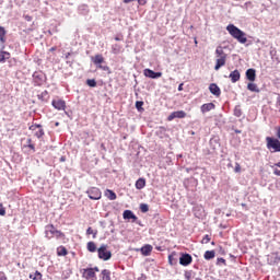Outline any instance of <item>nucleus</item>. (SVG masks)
I'll return each instance as SVG.
<instances>
[{
    "label": "nucleus",
    "instance_id": "obj_28",
    "mask_svg": "<svg viewBox=\"0 0 280 280\" xmlns=\"http://www.w3.org/2000/svg\"><path fill=\"white\" fill-rule=\"evenodd\" d=\"M28 277L32 280H43V273L40 271H35L34 275L31 273Z\"/></svg>",
    "mask_w": 280,
    "mask_h": 280
},
{
    "label": "nucleus",
    "instance_id": "obj_35",
    "mask_svg": "<svg viewBox=\"0 0 280 280\" xmlns=\"http://www.w3.org/2000/svg\"><path fill=\"white\" fill-rule=\"evenodd\" d=\"M86 235H93V238L97 237V231H94L93 228H88Z\"/></svg>",
    "mask_w": 280,
    "mask_h": 280
},
{
    "label": "nucleus",
    "instance_id": "obj_11",
    "mask_svg": "<svg viewBox=\"0 0 280 280\" xmlns=\"http://www.w3.org/2000/svg\"><path fill=\"white\" fill-rule=\"evenodd\" d=\"M51 106H54L56 110H65V108H67V103L61 98H56V100H52Z\"/></svg>",
    "mask_w": 280,
    "mask_h": 280
},
{
    "label": "nucleus",
    "instance_id": "obj_30",
    "mask_svg": "<svg viewBox=\"0 0 280 280\" xmlns=\"http://www.w3.org/2000/svg\"><path fill=\"white\" fill-rule=\"evenodd\" d=\"M88 250L90 253H95V250H97V245H95V242H89L88 243Z\"/></svg>",
    "mask_w": 280,
    "mask_h": 280
},
{
    "label": "nucleus",
    "instance_id": "obj_1",
    "mask_svg": "<svg viewBox=\"0 0 280 280\" xmlns=\"http://www.w3.org/2000/svg\"><path fill=\"white\" fill-rule=\"evenodd\" d=\"M226 32H229L230 36H232V38H235V40H237V43H240L241 45H246V43H248L246 33L235 26V24H229L226 26Z\"/></svg>",
    "mask_w": 280,
    "mask_h": 280
},
{
    "label": "nucleus",
    "instance_id": "obj_40",
    "mask_svg": "<svg viewBox=\"0 0 280 280\" xmlns=\"http://www.w3.org/2000/svg\"><path fill=\"white\" fill-rule=\"evenodd\" d=\"M174 119H176V115L173 113L170 114V116L167 117V121H174Z\"/></svg>",
    "mask_w": 280,
    "mask_h": 280
},
{
    "label": "nucleus",
    "instance_id": "obj_36",
    "mask_svg": "<svg viewBox=\"0 0 280 280\" xmlns=\"http://www.w3.org/2000/svg\"><path fill=\"white\" fill-rule=\"evenodd\" d=\"M140 211L142 213H148V211H150V207L147 203H141L140 205Z\"/></svg>",
    "mask_w": 280,
    "mask_h": 280
},
{
    "label": "nucleus",
    "instance_id": "obj_23",
    "mask_svg": "<svg viewBox=\"0 0 280 280\" xmlns=\"http://www.w3.org/2000/svg\"><path fill=\"white\" fill-rule=\"evenodd\" d=\"M105 197L108 198V200H117V194H115V191L112 189L105 190Z\"/></svg>",
    "mask_w": 280,
    "mask_h": 280
},
{
    "label": "nucleus",
    "instance_id": "obj_2",
    "mask_svg": "<svg viewBox=\"0 0 280 280\" xmlns=\"http://www.w3.org/2000/svg\"><path fill=\"white\" fill-rule=\"evenodd\" d=\"M215 66H214V70L215 71H220V69H222V67H224V65H226V58L228 55L226 52H224V48H222V46H218L215 49Z\"/></svg>",
    "mask_w": 280,
    "mask_h": 280
},
{
    "label": "nucleus",
    "instance_id": "obj_15",
    "mask_svg": "<svg viewBox=\"0 0 280 280\" xmlns=\"http://www.w3.org/2000/svg\"><path fill=\"white\" fill-rule=\"evenodd\" d=\"M231 82L235 84V82H240V78H242V74L240 73V70H234L229 75Z\"/></svg>",
    "mask_w": 280,
    "mask_h": 280
},
{
    "label": "nucleus",
    "instance_id": "obj_16",
    "mask_svg": "<svg viewBox=\"0 0 280 280\" xmlns=\"http://www.w3.org/2000/svg\"><path fill=\"white\" fill-rule=\"evenodd\" d=\"M122 218L124 220H132V222L138 220L137 215H135V212H132V210H125L122 213Z\"/></svg>",
    "mask_w": 280,
    "mask_h": 280
},
{
    "label": "nucleus",
    "instance_id": "obj_58",
    "mask_svg": "<svg viewBox=\"0 0 280 280\" xmlns=\"http://www.w3.org/2000/svg\"><path fill=\"white\" fill-rule=\"evenodd\" d=\"M195 44L198 45V40L195 39Z\"/></svg>",
    "mask_w": 280,
    "mask_h": 280
},
{
    "label": "nucleus",
    "instance_id": "obj_19",
    "mask_svg": "<svg viewBox=\"0 0 280 280\" xmlns=\"http://www.w3.org/2000/svg\"><path fill=\"white\" fill-rule=\"evenodd\" d=\"M215 108V104L213 103H206L201 105V113H209L210 110H213Z\"/></svg>",
    "mask_w": 280,
    "mask_h": 280
},
{
    "label": "nucleus",
    "instance_id": "obj_41",
    "mask_svg": "<svg viewBox=\"0 0 280 280\" xmlns=\"http://www.w3.org/2000/svg\"><path fill=\"white\" fill-rule=\"evenodd\" d=\"M0 215H5V208L3 207V203H0Z\"/></svg>",
    "mask_w": 280,
    "mask_h": 280
},
{
    "label": "nucleus",
    "instance_id": "obj_21",
    "mask_svg": "<svg viewBox=\"0 0 280 280\" xmlns=\"http://www.w3.org/2000/svg\"><path fill=\"white\" fill-rule=\"evenodd\" d=\"M152 245H149V244H147V245H144V246H142L141 247V253H142V255H144V257H148V256H150V253H152Z\"/></svg>",
    "mask_w": 280,
    "mask_h": 280
},
{
    "label": "nucleus",
    "instance_id": "obj_4",
    "mask_svg": "<svg viewBox=\"0 0 280 280\" xmlns=\"http://www.w3.org/2000/svg\"><path fill=\"white\" fill-rule=\"evenodd\" d=\"M92 62L95 65L97 69H101L102 71H107L110 73V67L104 66L105 59L104 56L97 54L94 57H92Z\"/></svg>",
    "mask_w": 280,
    "mask_h": 280
},
{
    "label": "nucleus",
    "instance_id": "obj_54",
    "mask_svg": "<svg viewBox=\"0 0 280 280\" xmlns=\"http://www.w3.org/2000/svg\"><path fill=\"white\" fill-rule=\"evenodd\" d=\"M56 46L55 47H51L50 49H49V51H56Z\"/></svg>",
    "mask_w": 280,
    "mask_h": 280
},
{
    "label": "nucleus",
    "instance_id": "obj_49",
    "mask_svg": "<svg viewBox=\"0 0 280 280\" xmlns=\"http://www.w3.org/2000/svg\"><path fill=\"white\" fill-rule=\"evenodd\" d=\"M276 106L277 108H279V113H280V96L277 97Z\"/></svg>",
    "mask_w": 280,
    "mask_h": 280
},
{
    "label": "nucleus",
    "instance_id": "obj_45",
    "mask_svg": "<svg viewBox=\"0 0 280 280\" xmlns=\"http://www.w3.org/2000/svg\"><path fill=\"white\" fill-rule=\"evenodd\" d=\"M5 56L3 55L2 51H0V62H5Z\"/></svg>",
    "mask_w": 280,
    "mask_h": 280
},
{
    "label": "nucleus",
    "instance_id": "obj_8",
    "mask_svg": "<svg viewBox=\"0 0 280 280\" xmlns=\"http://www.w3.org/2000/svg\"><path fill=\"white\" fill-rule=\"evenodd\" d=\"M28 129L33 132L34 137H37V139L45 137V130L42 125H32Z\"/></svg>",
    "mask_w": 280,
    "mask_h": 280
},
{
    "label": "nucleus",
    "instance_id": "obj_17",
    "mask_svg": "<svg viewBox=\"0 0 280 280\" xmlns=\"http://www.w3.org/2000/svg\"><path fill=\"white\" fill-rule=\"evenodd\" d=\"M246 78H247V80H249V82H255V80L257 78V73H256L255 69H253V68L247 69Z\"/></svg>",
    "mask_w": 280,
    "mask_h": 280
},
{
    "label": "nucleus",
    "instance_id": "obj_43",
    "mask_svg": "<svg viewBox=\"0 0 280 280\" xmlns=\"http://www.w3.org/2000/svg\"><path fill=\"white\" fill-rule=\"evenodd\" d=\"M234 114H235L236 117H242V110L241 109L235 108Z\"/></svg>",
    "mask_w": 280,
    "mask_h": 280
},
{
    "label": "nucleus",
    "instance_id": "obj_24",
    "mask_svg": "<svg viewBox=\"0 0 280 280\" xmlns=\"http://www.w3.org/2000/svg\"><path fill=\"white\" fill-rule=\"evenodd\" d=\"M143 187H145V178L140 177V178L136 182V189H143Z\"/></svg>",
    "mask_w": 280,
    "mask_h": 280
},
{
    "label": "nucleus",
    "instance_id": "obj_55",
    "mask_svg": "<svg viewBox=\"0 0 280 280\" xmlns=\"http://www.w3.org/2000/svg\"><path fill=\"white\" fill-rule=\"evenodd\" d=\"M69 56H71V52L66 54V58H69Z\"/></svg>",
    "mask_w": 280,
    "mask_h": 280
},
{
    "label": "nucleus",
    "instance_id": "obj_56",
    "mask_svg": "<svg viewBox=\"0 0 280 280\" xmlns=\"http://www.w3.org/2000/svg\"><path fill=\"white\" fill-rule=\"evenodd\" d=\"M115 40H121V38H119V37H115Z\"/></svg>",
    "mask_w": 280,
    "mask_h": 280
},
{
    "label": "nucleus",
    "instance_id": "obj_18",
    "mask_svg": "<svg viewBox=\"0 0 280 280\" xmlns=\"http://www.w3.org/2000/svg\"><path fill=\"white\" fill-rule=\"evenodd\" d=\"M209 91H210V93H212V95H215L217 97H220V95H221L220 88L215 83H211L209 85Z\"/></svg>",
    "mask_w": 280,
    "mask_h": 280
},
{
    "label": "nucleus",
    "instance_id": "obj_29",
    "mask_svg": "<svg viewBox=\"0 0 280 280\" xmlns=\"http://www.w3.org/2000/svg\"><path fill=\"white\" fill-rule=\"evenodd\" d=\"M247 89H248V91H252V93H259V89L257 88V84H255V83H248Z\"/></svg>",
    "mask_w": 280,
    "mask_h": 280
},
{
    "label": "nucleus",
    "instance_id": "obj_12",
    "mask_svg": "<svg viewBox=\"0 0 280 280\" xmlns=\"http://www.w3.org/2000/svg\"><path fill=\"white\" fill-rule=\"evenodd\" d=\"M267 261H268V264H270V266H275V264H279V261H280L279 253L273 252L270 255H268Z\"/></svg>",
    "mask_w": 280,
    "mask_h": 280
},
{
    "label": "nucleus",
    "instance_id": "obj_37",
    "mask_svg": "<svg viewBox=\"0 0 280 280\" xmlns=\"http://www.w3.org/2000/svg\"><path fill=\"white\" fill-rule=\"evenodd\" d=\"M112 51L113 54H119V51H121V46L115 44L112 46Z\"/></svg>",
    "mask_w": 280,
    "mask_h": 280
},
{
    "label": "nucleus",
    "instance_id": "obj_25",
    "mask_svg": "<svg viewBox=\"0 0 280 280\" xmlns=\"http://www.w3.org/2000/svg\"><path fill=\"white\" fill-rule=\"evenodd\" d=\"M24 148H28L32 152H36V147L32 142V138H28L26 140V144H24Z\"/></svg>",
    "mask_w": 280,
    "mask_h": 280
},
{
    "label": "nucleus",
    "instance_id": "obj_60",
    "mask_svg": "<svg viewBox=\"0 0 280 280\" xmlns=\"http://www.w3.org/2000/svg\"><path fill=\"white\" fill-rule=\"evenodd\" d=\"M215 243L214 242H212V246L214 245Z\"/></svg>",
    "mask_w": 280,
    "mask_h": 280
},
{
    "label": "nucleus",
    "instance_id": "obj_50",
    "mask_svg": "<svg viewBox=\"0 0 280 280\" xmlns=\"http://www.w3.org/2000/svg\"><path fill=\"white\" fill-rule=\"evenodd\" d=\"M277 139L280 140V127H277Z\"/></svg>",
    "mask_w": 280,
    "mask_h": 280
},
{
    "label": "nucleus",
    "instance_id": "obj_33",
    "mask_svg": "<svg viewBox=\"0 0 280 280\" xmlns=\"http://www.w3.org/2000/svg\"><path fill=\"white\" fill-rule=\"evenodd\" d=\"M86 84H88V86L95 89V86H97V81H95V79H88Z\"/></svg>",
    "mask_w": 280,
    "mask_h": 280
},
{
    "label": "nucleus",
    "instance_id": "obj_26",
    "mask_svg": "<svg viewBox=\"0 0 280 280\" xmlns=\"http://www.w3.org/2000/svg\"><path fill=\"white\" fill-rule=\"evenodd\" d=\"M205 259L210 260L215 258V250H207L203 255Z\"/></svg>",
    "mask_w": 280,
    "mask_h": 280
},
{
    "label": "nucleus",
    "instance_id": "obj_38",
    "mask_svg": "<svg viewBox=\"0 0 280 280\" xmlns=\"http://www.w3.org/2000/svg\"><path fill=\"white\" fill-rule=\"evenodd\" d=\"M211 242V236L206 234L203 238L201 240V244H209Z\"/></svg>",
    "mask_w": 280,
    "mask_h": 280
},
{
    "label": "nucleus",
    "instance_id": "obj_20",
    "mask_svg": "<svg viewBox=\"0 0 280 280\" xmlns=\"http://www.w3.org/2000/svg\"><path fill=\"white\" fill-rule=\"evenodd\" d=\"M176 256H177L176 252H173L172 254L168 255L170 266H176V264H178V258H176Z\"/></svg>",
    "mask_w": 280,
    "mask_h": 280
},
{
    "label": "nucleus",
    "instance_id": "obj_34",
    "mask_svg": "<svg viewBox=\"0 0 280 280\" xmlns=\"http://www.w3.org/2000/svg\"><path fill=\"white\" fill-rule=\"evenodd\" d=\"M49 93L47 91L42 92L40 94L37 95L38 100H42V102H45L47 100V96Z\"/></svg>",
    "mask_w": 280,
    "mask_h": 280
},
{
    "label": "nucleus",
    "instance_id": "obj_48",
    "mask_svg": "<svg viewBox=\"0 0 280 280\" xmlns=\"http://www.w3.org/2000/svg\"><path fill=\"white\" fill-rule=\"evenodd\" d=\"M2 55H4V58H5L7 60H10V52H8V51H2Z\"/></svg>",
    "mask_w": 280,
    "mask_h": 280
},
{
    "label": "nucleus",
    "instance_id": "obj_47",
    "mask_svg": "<svg viewBox=\"0 0 280 280\" xmlns=\"http://www.w3.org/2000/svg\"><path fill=\"white\" fill-rule=\"evenodd\" d=\"M273 174L275 176H280V170L277 167H273Z\"/></svg>",
    "mask_w": 280,
    "mask_h": 280
},
{
    "label": "nucleus",
    "instance_id": "obj_7",
    "mask_svg": "<svg viewBox=\"0 0 280 280\" xmlns=\"http://www.w3.org/2000/svg\"><path fill=\"white\" fill-rule=\"evenodd\" d=\"M90 200H101L102 199V190L97 187H91L86 190Z\"/></svg>",
    "mask_w": 280,
    "mask_h": 280
},
{
    "label": "nucleus",
    "instance_id": "obj_53",
    "mask_svg": "<svg viewBox=\"0 0 280 280\" xmlns=\"http://www.w3.org/2000/svg\"><path fill=\"white\" fill-rule=\"evenodd\" d=\"M205 215V207L201 206V217Z\"/></svg>",
    "mask_w": 280,
    "mask_h": 280
},
{
    "label": "nucleus",
    "instance_id": "obj_44",
    "mask_svg": "<svg viewBox=\"0 0 280 280\" xmlns=\"http://www.w3.org/2000/svg\"><path fill=\"white\" fill-rule=\"evenodd\" d=\"M218 264H223V266H226V259L218 258Z\"/></svg>",
    "mask_w": 280,
    "mask_h": 280
},
{
    "label": "nucleus",
    "instance_id": "obj_22",
    "mask_svg": "<svg viewBox=\"0 0 280 280\" xmlns=\"http://www.w3.org/2000/svg\"><path fill=\"white\" fill-rule=\"evenodd\" d=\"M57 255H58V257H67V255H69V252L67 250V247L59 246L57 248Z\"/></svg>",
    "mask_w": 280,
    "mask_h": 280
},
{
    "label": "nucleus",
    "instance_id": "obj_57",
    "mask_svg": "<svg viewBox=\"0 0 280 280\" xmlns=\"http://www.w3.org/2000/svg\"><path fill=\"white\" fill-rule=\"evenodd\" d=\"M33 78H38V75H36V73L33 74Z\"/></svg>",
    "mask_w": 280,
    "mask_h": 280
},
{
    "label": "nucleus",
    "instance_id": "obj_27",
    "mask_svg": "<svg viewBox=\"0 0 280 280\" xmlns=\"http://www.w3.org/2000/svg\"><path fill=\"white\" fill-rule=\"evenodd\" d=\"M173 113L175 114V119H185V117H187V113L184 110H177Z\"/></svg>",
    "mask_w": 280,
    "mask_h": 280
},
{
    "label": "nucleus",
    "instance_id": "obj_42",
    "mask_svg": "<svg viewBox=\"0 0 280 280\" xmlns=\"http://www.w3.org/2000/svg\"><path fill=\"white\" fill-rule=\"evenodd\" d=\"M234 171L236 172V174H238V172H242V166H240V163H236Z\"/></svg>",
    "mask_w": 280,
    "mask_h": 280
},
{
    "label": "nucleus",
    "instance_id": "obj_3",
    "mask_svg": "<svg viewBox=\"0 0 280 280\" xmlns=\"http://www.w3.org/2000/svg\"><path fill=\"white\" fill-rule=\"evenodd\" d=\"M266 147L269 152H280V140L275 137H267L266 138Z\"/></svg>",
    "mask_w": 280,
    "mask_h": 280
},
{
    "label": "nucleus",
    "instance_id": "obj_6",
    "mask_svg": "<svg viewBox=\"0 0 280 280\" xmlns=\"http://www.w3.org/2000/svg\"><path fill=\"white\" fill-rule=\"evenodd\" d=\"M108 246L106 245H102L97 253H98V258L103 259V261H108V259H110V257H113V254L110 253V250L107 249Z\"/></svg>",
    "mask_w": 280,
    "mask_h": 280
},
{
    "label": "nucleus",
    "instance_id": "obj_14",
    "mask_svg": "<svg viewBox=\"0 0 280 280\" xmlns=\"http://www.w3.org/2000/svg\"><path fill=\"white\" fill-rule=\"evenodd\" d=\"M83 277L86 280H94L95 279V269H93V268L84 269Z\"/></svg>",
    "mask_w": 280,
    "mask_h": 280
},
{
    "label": "nucleus",
    "instance_id": "obj_31",
    "mask_svg": "<svg viewBox=\"0 0 280 280\" xmlns=\"http://www.w3.org/2000/svg\"><path fill=\"white\" fill-rule=\"evenodd\" d=\"M102 280H110V271L107 269H104L102 271Z\"/></svg>",
    "mask_w": 280,
    "mask_h": 280
},
{
    "label": "nucleus",
    "instance_id": "obj_9",
    "mask_svg": "<svg viewBox=\"0 0 280 280\" xmlns=\"http://www.w3.org/2000/svg\"><path fill=\"white\" fill-rule=\"evenodd\" d=\"M143 74L145 75V78H151V80H156L163 77V72H154L153 70L148 68L143 70Z\"/></svg>",
    "mask_w": 280,
    "mask_h": 280
},
{
    "label": "nucleus",
    "instance_id": "obj_46",
    "mask_svg": "<svg viewBox=\"0 0 280 280\" xmlns=\"http://www.w3.org/2000/svg\"><path fill=\"white\" fill-rule=\"evenodd\" d=\"M0 280H8V277H5L3 271H0Z\"/></svg>",
    "mask_w": 280,
    "mask_h": 280
},
{
    "label": "nucleus",
    "instance_id": "obj_10",
    "mask_svg": "<svg viewBox=\"0 0 280 280\" xmlns=\"http://www.w3.org/2000/svg\"><path fill=\"white\" fill-rule=\"evenodd\" d=\"M194 258L189 254L182 253L179 257L180 266H190Z\"/></svg>",
    "mask_w": 280,
    "mask_h": 280
},
{
    "label": "nucleus",
    "instance_id": "obj_59",
    "mask_svg": "<svg viewBox=\"0 0 280 280\" xmlns=\"http://www.w3.org/2000/svg\"><path fill=\"white\" fill-rule=\"evenodd\" d=\"M101 148H104V144H102Z\"/></svg>",
    "mask_w": 280,
    "mask_h": 280
},
{
    "label": "nucleus",
    "instance_id": "obj_13",
    "mask_svg": "<svg viewBox=\"0 0 280 280\" xmlns=\"http://www.w3.org/2000/svg\"><path fill=\"white\" fill-rule=\"evenodd\" d=\"M184 277L186 280H202V278H200L198 273L194 270H186L184 272Z\"/></svg>",
    "mask_w": 280,
    "mask_h": 280
},
{
    "label": "nucleus",
    "instance_id": "obj_51",
    "mask_svg": "<svg viewBox=\"0 0 280 280\" xmlns=\"http://www.w3.org/2000/svg\"><path fill=\"white\" fill-rule=\"evenodd\" d=\"M183 86H184V83H180V84L178 85V91H183Z\"/></svg>",
    "mask_w": 280,
    "mask_h": 280
},
{
    "label": "nucleus",
    "instance_id": "obj_52",
    "mask_svg": "<svg viewBox=\"0 0 280 280\" xmlns=\"http://www.w3.org/2000/svg\"><path fill=\"white\" fill-rule=\"evenodd\" d=\"M92 270H94V272H100V268L97 267L92 268Z\"/></svg>",
    "mask_w": 280,
    "mask_h": 280
},
{
    "label": "nucleus",
    "instance_id": "obj_39",
    "mask_svg": "<svg viewBox=\"0 0 280 280\" xmlns=\"http://www.w3.org/2000/svg\"><path fill=\"white\" fill-rule=\"evenodd\" d=\"M136 108L137 110H143V101H137Z\"/></svg>",
    "mask_w": 280,
    "mask_h": 280
},
{
    "label": "nucleus",
    "instance_id": "obj_32",
    "mask_svg": "<svg viewBox=\"0 0 280 280\" xmlns=\"http://www.w3.org/2000/svg\"><path fill=\"white\" fill-rule=\"evenodd\" d=\"M0 43H5V28L0 26Z\"/></svg>",
    "mask_w": 280,
    "mask_h": 280
},
{
    "label": "nucleus",
    "instance_id": "obj_5",
    "mask_svg": "<svg viewBox=\"0 0 280 280\" xmlns=\"http://www.w3.org/2000/svg\"><path fill=\"white\" fill-rule=\"evenodd\" d=\"M45 233H46V237H48V240H51V237H56L57 240H62V237H65V233L56 230L54 224L47 225Z\"/></svg>",
    "mask_w": 280,
    "mask_h": 280
}]
</instances>
